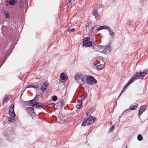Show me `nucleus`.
Segmentation results:
<instances>
[{
  "label": "nucleus",
  "mask_w": 148,
  "mask_h": 148,
  "mask_svg": "<svg viewBox=\"0 0 148 148\" xmlns=\"http://www.w3.org/2000/svg\"><path fill=\"white\" fill-rule=\"evenodd\" d=\"M138 106V104L137 103H134L132 104L130 106V109H126L125 111H130V110H133L136 109Z\"/></svg>",
  "instance_id": "0eeeda50"
},
{
  "label": "nucleus",
  "mask_w": 148,
  "mask_h": 148,
  "mask_svg": "<svg viewBox=\"0 0 148 148\" xmlns=\"http://www.w3.org/2000/svg\"><path fill=\"white\" fill-rule=\"evenodd\" d=\"M126 148H127V147H126Z\"/></svg>",
  "instance_id": "4c0bfd02"
},
{
  "label": "nucleus",
  "mask_w": 148,
  "mask_h": 148,
  "mask_svg": "<svg viewBox=\"0 0 148 148\" xmlns=\"http://www.w3.org/2000/svg\"><path fill=\"white\" fill-rule=\"evenodd\" d=\"M74 0H69V4H70V5H71V2H73Z\"/></svg>",
  "instance_id": "2f4dec72"
},
{
  "label": "nucleus",
  "mask_w": 148,
  "mask_h": 148,
  "mask_svg": "<svg viewBox=\"0 0 148 148\" xmlns=\"http://www.w3.org/2000/svg\"><path fill=\"white\" fill-rule=\"evenodd\" d=\"M82 105V100H78L77 102V104L76 106V107L77 108L79 109Z\"/></svg>",
  "instance_id": "ddd939ff"
},
{
  "label": "nucleus",
  "mask_w": 148,
  "mask_h": 148,
  "mask_svg": "<svg viewBox=\"0 0 148 148\" xmlns=\"http://www.w3.org/2000/svg\"><path fill=\"white\" fill-rule=\"evenodd\" d=\"M86 82L89 84H93L97 83V81L92 76H89L86 78Z\"/></svg>",
  "instance_id": "39448f33"
},
{
  "label": "nucleus",
  "mask_w": 148,
  "mask_h": 148,
  "mask_svg": "<svg viewBox=\"0 0 148 148\" xmlns=\"http://www.w3.org/2000/svg\"><path fill=\"white\" fill-rule=\"evenodd\" d=\"M115 126L114 127L113 126H111L110 127V130L112 131V130H114V129Z\"/></svg>",
  "instance_id": "c85d7f7f"
},
{
  "label": "nucleus",
  "mask_w": 148,
  "mask_h": 148,
  "mask_svg": "<svg viewBox=\"0 0 148 148\" xmlns=\"http://www.w3.org/2000/svg\"><path fill=\"white\" fill-rule=\"evenodd\" d=\"M30 115L31 116L32 119H34L36 116V114L34 111Z\"/></svg>",
  "instance_id": "393cba45"
},
{
  "label": "nucleus",
  "mask_w": 148,
  "mask_h": 148,
  "mask_svg": "<svg viewBox=\"0 0 148 148\" xmlns=\"http://www.w3.org/2000/svg\"><path fill=\"white\" fill-rule=\"evenodd\" d=\"M146 108V107L145 105H143L140 107L138 112L139 116H140L143 113V112L145 110Z\"/></svg>",
  "instance_id": "6e6552de"
},
{
  "label": "nucleus",
  "mask_w": 148,
  "mask_h": 148,
  "mask_svg": "<svg viewBox=\"0 0 148 148\" xmlns=\"http://www.w3.org/2000/svg\"><path fill=\"white\" fill-rule=\"evenodd\" d=\"M89 112H88L86 113V114L88 116V115L90 114L91 113L93 112V109L92 108H90V110H89Z\"/></svg>",
  "instance_id": "4be33fe9"
},
{
  "label": "nucleus",
  "mask_w": 148,
  "mask_h": 148,
  "mask_svg": "<svg viewBox=\"0 0 148 148\" xmlns=\"http://www.w3.org/2000/svg\"><path fill=\"white\" fill-rule=\"evenodd\" d=\"M134 79H133V78H131V79L129 80L127 84L125 85L124 88L126 89V87H127L129 85L134 81Z\"/></svg>",
  "instance_id": "9d476101"
},
{
  "label": "nucleus",
  "mask_w": 148,
  "mask_h": 148,
  "mask_svg": "<svg viewBox=\"0 0 148 148\" xmlns=\"http://www.w3.org/2000/svg\"><path fill=\"white\" fill-rule=\"evenodd\" d=\"M75 79L76 82L80 85H83L85 83L84 77L80 73H76Z\"/></svg>",
  "instance_id": "f257e3e1"
},
{
  "label": "nucleus",
  "mask_w": 148,
  "mask_h": 148,
  "mask_svg": "<svg viewBox=\"0 0 148 148\" xmlns=\"http://www.w3.org/2000/svg\"><path fill=\"white\" fill-rule=\"evenodd\" d=\"M60 79L63 80H64L66 79V77L64 74L63 73H62L60 76Z\"/></svg>",
  "instance_id": "aec40b11"
},
{
  "label": "nucleus",
  "mask_w": 148,
  "mask_h": 148,
  "mask_svg": "<svg viewBox=\"0 0 148 148\" xmlns=\"http://www.w3.org/2000/svg\"><path fill=\"white\" fill-rule=\"evenodd\" d=\"M29 102L30 103V106H32L34 107L35 106V102L34 103L33 100H31L29 101Z\"/></svg>",
  "instance_id": "5701e85b"
},
{
  "label": "nucleus",
  "mask_w": 148,
  "mask_h": 148,
  "mask_svg": "<svg viewBox=\"0 0 148 148\" xmlns=\"http://www.w3.org/2000/svg\"><path fill=\"white\" fill-rule=\"evenodd\" d=\"M110 51V48H105L103 51V53L106 54H108Z\"/></svg>",
  "instance_id": "4468645a"
},
{
  "label": "nucleus",
  "mask_w": 148,
  "mask_h": 148,
  "mask_svg": "<svg viewBox=\"0 0 148 148\" xmlns=\"http://www.w3.org/2000/svg\"><path fill=\"white\" fill-rule=\"evenodd\" d=\"M75 30V29H68V31L69 32H73Z\"/></svg>",
  "instance_id": "c756f323"
},
{
  "label": "nucleus",
  "mask_w": 148,
  "mask_h": 148,
  "mask_svg": "<svg viewBox=\"0 0 148 148\" xmlns=\"http://www.w3.org/2000/svg\"><path fill=\"white\" fill-rule=\"evenodd\" d=\"M13 120V119L12 118H8V120L10 122L12 121Z\"/></svg>",
  "instance_id": "473e14b6"
},
{
  "label": "nucleus",
  "mask_w": 148,
  "mask_h": 148,
  "mask_svg": "<svg viewBox=\"0 0 148 148\" xmlns=\"http://www.w3.org/2000/svg\"><path fill=\"white\" fill-rule=\"evenodd\" d=\"M147 73H148V70L147 71L145 70L143 72H140V73L136 72L135 75L131 78H133V79H134V81L135 79H137L138 78L142 79H143V77Z\"/></svg>",
  "instance_id": "f03ea898"
},
{
  "label": "nucleus",
  "mask_w": 148,
  "mask_h": 148,
  "mask_svg": "<svg viewBox=\"0 0 148 148\" xmlns=\"http://www.w3.org/2000/svg\"><path fill=\"white\" fill-rule=\"evenodd\" d=\"M93 15L95 16V18L97 19H98L99 17V15L98 14L97 10H94L93 12Z\"/></svg>",
  "instance_id": "9b49d317"
},
{
  "label": "nucleus",
  "mask_w": 148,
  "mask_h": 148,
  "mask_svg": "<svg viewBox=\"0 0 148 148\" xmlns=\"http://www.w3.org/2000/svg\"><path fill=\"white\" fill-rule=\"evenodd\" d=\"M107 26L104 25L99 27L96 30L97 31H98L103 29H107Z\"/></svg>",
  "instance_id": "dca6fc26"
},
{
  "label": "nucleus",
  "mask_w": 148,
  "mask_h": 148,
  "mask_svg": "<svg viewBox=\"0 0 148 148\" xmlns=\"http://www.w3.org/2000/svg\"><path fill=\"white\" fill-rule=\"evenodd\" d=\"M57 97L56 96H53L52 97V100L54 101H56L57 99Z\"/></svg>",
  "instance_id": "cd10ccee"
},
{
  "label": "nucleus",
  "mask_w": 148,
  "mask_h": 148,
  "mask_svg": "<svg viewBox=\"0 0 148 148\" xmlns=\"http://www.w3.org/2000/svg\"><path fill=\"white\" fill-rule=\"evenodd\" d=\"M110 28L109 27L108 28V31H109V33L110 34V35L112 36H113L114 35V33L113 32H112L109 29Z\"/></svg>",
  "instance_id": "a878e982"
},
{
  "label": "nucleus",
  "mask_w": 148,
  "mask_h": 148,
  "mask_svg": "<svg viewBox=\"0 0 148 148\" xmlns=\"http://www.w3.org/2000/svg\"><path fill=\"white\" fill-rule=\"evenodd\" d=\"M52 104H49V105H52Z\"/></svg>",
  "instance_id": "c9c22d12"
},
{
  "label": "nucleus",
  "mask_w": 148,
  "mask_h": 148,
  "mask_svg": "<svg viewBox=\"0 0 148 148\" xmlns=\"http://www.w3.org/2000/svg\"><path fill=\"white\" fill-rule=\"evenodd\" d=\"M89 37L84 38L83 40V45L86 47H90L92 46V41H89Z\"/></svg>",
  "instance_id": "20e7f679"
},
{
  "label": "nucleus",
  "mask_w": 148,
  "mask_h": 148,
  "mask_svg": "<svg viewBox=\"0 0 148 148\" xmlns=\"http://www.w3.org/2000/svg\"><path fill=\"white\" fill-rule=\"evenodd\" d=\"M87 27V26H86V28Z\"/></svg>",
  "instance_id": "e433bc0d"
},
{
  "label": "nucleus",
  "mask_w": 148,
  "mask_h": 148,
  "mask_svg": "<svg viewBox=\"0 0 148 148\" xmlns=\"http://www.w3.org/2000/svg\"><path fill=\"white\" fill-rule=\"evenodd\" d=\"M9 100V97L8 96L6 95H5V97L3 99V104L6 103Z\"/></svg>",
  "instance_id": "a211bd4d"
},
{
  "label": "nucleus",
  "mask_w": 148,
  "mask_h": 148,
  "mask_svg": "<svg viewBox=\"0 0 148 148\" xmlns=\"http://www.w3.org/2000/svg\"><path fill=\"white\" fill-rule=\"evenodd\" d=\"M4 13L5 14L6 17L7 18H8L9 17V13L6 11H4Z\"/></svg>",
  "instance_id": "bb28decb"
},
{
  "label": "nucleus",
  "mask_w": 148,
  "mask_h": 148,
  "mask_svg": "<svg viewBox=\"0 0 148 148\" xmlns=\"http://www.w3.org/2000/svg\"><path fill=\"white\" fill-rule=\"evenodd\" d=\"M48 83L45 82L42 84L41 88V90L43 92H45L47 90V87Z\"/></svg>",
  "instance_id": "1a4fd4ad"
},
{
  "label": "nucleus",
  "mask_w": 148,
  "mask_h": 148,
  "mask_svg": "<svg viewBox=\"0 0 148 148\" xmlns=\"http://www.w3.org/2000/svg\"><path fill=\"white\" fill-rule=\"evenodd\" d=\"M87 93L86 92H83L82 95V99H85L86 97Z\"/></svg>",
  "instance_id": "412c9836"
},
{
  "label": "nucleus",
  "mask_w": 148,
  "mask_h": 148,
  "mask_svg": "<svg viewBox=\"0 0 148 148\" xmlns=\"http://www.w3.org/2000/svg\"><path fill=\"white\" fill-rule=\"evenodd\" d=\"M14 104H12L9 109V114L12 117H14L15 115V114L14 112Z\"/></svg>",
  "instance_id": "423d86ee"
},
{
  "label": "nucleus",
  "mask_w": 148,
  "mask_h": 148,
  "mask_svg": "<svg viewBox=\"0 0 148 148\" xmlns=\"http://www.w3.org/2000/svg\"><path fill=\"white\" fill-rule=\"evenodd\" d=\"M17 2V1L15 0H11L9 2V4L11 5H14Z\"/></svg>",
  "instance_id": "6ab92c4d"
},
{
  "label": "nucleus",
  "mask_w": 148,
  "mask_h": 148,
  "mask_svg": "<svg viewBox=\"0 0 148 148\" xmlns=\"http://www.w3.org/2000/svg\"><path fill=\"white\" fill-rule=\"evenodd\" d=\"M143 137L140 134L138 135L137 136V139L138 140L141 141L143 140Z\"/></svg>",
  "instance_id": "b1692460"
},
{
  "label": "nucleus",
  "mask_w": 148,
  "mask_h": 148,
  "mask_svg": "<svg viewBox=\"0 0 148 148\" xmlns=\"http://www.w3.org/2000/svg\"><path fill=\"white\" fill-rule=\"evenodd\" d=\"M35 106H36V108H39L40 107L41 108H43L44 106V105L42 104L40 102L38 103L37 102H35Z\"/></svg>",
  "instance_id": "2eb2a0df"
},
{
  "label": "nucleus",
  "mask_w": 148,
  "mask_h": 148,
  "mask_svg": "<svg viewBox=\"0 0 148 148\" xmlns=\"http://www.w3.org/2000/svg\"><path fill=\"white\" fill-rule=\"evenodd\" d=\"M95 120V119L92 116H90L85 119L82 123V125L83 126L90 125Z\"/></svg>",
  "instance_id": "7ed1b4c3"
},
{
  "label": "nucleus",
  "mask_w": 148,
  "mask_h": 148,
  "mask_svg": "<svg viewBox=\"0 0 148 148\" xmlns=\"http://www.w3.org/2000/svg\"><path fill=\"white\" fill-rule=\"evenodd\" d=\"M126 90V89L124 88H123V90H122L121 91V93H120L119 96L118 97H119V96H120L124 92V91Z\"/></svg>",
  "instance_id": "7c9ffc66"
},
{
  "label": "nucleus",
  "mask_w": 148,
  "mask_h": 148,
  "mask_svg": "<svg viewBox=\"0 0 148 148\" xmlns=\"http://www.w3.org/2000/svg\"><path fill=\"white\" fill-rule=\"evenodd\" d=\"M26 111L29 115H30L34 111V109L30 107L27 108L26 109Z\"/></svg>",
  "instance_id": "f8f14e48"
},
{
  "label": "nucleus",
  "mask_w": 148,
  "mask_h": 148,
  "mask_svg": "<svg viewBox=\"0 0 148 148\" xmlns=\"http://www.w3.org/2000/svg\"><path fill=\"white\" fill-rule=\"evenodd\" d=\"M104 65L102 64H100L97 65L96 66L97 69L99 70H101L103 69L104 68Z\"/></svg>",
  "instance_id": "f3484780"
},
{
  "label": "nucleus",
  "mask_w": 148,
  "mask_h": 148,
  "mask_svg": "<svg viewBox=\"0 0 148 148\" xmlns=\"http://www.w3.org/2000/svg\"><path fill=\"white\" fill-rule=\"evenodd\" d=\"M38 86L37 85H36L35 86H34L32 88H38Z\"/></svg>",
  "instance_id": "f704fd0d"
},
{
  "label": "nucleus",
  "mask_w": 148,
  "mask_h": 148,
  "mask_svg": "<svg viewBox=\"0 0 148 148\" xmlns=\"http://www.w3.org/2000/svg\"><path fill=\"white\" fill-rule=\"evenodd\" d=\"M33 86H34V85H29L28 86L27 88H30V87L32 88Z\"/></svg>",
  "instance_id": "72a5a7b5"
}]
</instances>
